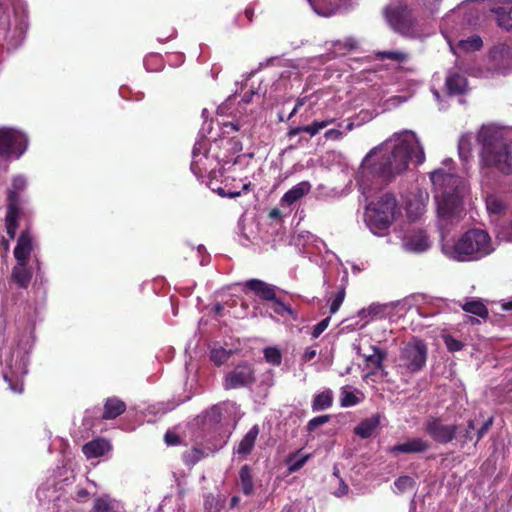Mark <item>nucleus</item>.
Instances as JSON below:
<instances>
[{"label":"nucleus","instance_id":"8fccbe9b","mask_svg":"<svg viewBox=\"0 0 512 512\" xmlns=\"http://www.w3.org/2000/svg\"><path fill=\"white\" fill-rule=\"evenodd\" d=\"M409 143L413 145L412 159L415 158L416 164H422L425 160L423 149L420 147L418 142L409 141Z\"/></svg>","mask_w":512,"mask_h":512},{"label":"nucleus","instance_id":"a211bd4d","mask_svg":"<svg viewBox=\"0 0 512 512\" xmlns=\"http://www.w3.org/2000/svg\"><path fill=\"white\" fill-rule=\"evenodd\" d=\"M371 349L373 353L365 357L366 365L372 367L368 375H374L378 371H381L382 374L386 376L387 371L384 368L383 362L387 358V352L378 346H371Z\"/></svg>","mask_w":512,"mask_h":512},{"label":"nucleus","instance_id":"09e8293b","mask_svg":"<svg viewBox=\"0 0 512 512\" xmlns=\"http://www.w3.org/2000/svg\"><path fill=\"white\" fill-rule=\"evenodd\" d=\"M330 323V317H326L323 320H321L319 323H317L312 330V338L316 339L318 338L329 326Z\"/></svg>","mask_w":512,"mask_h":512},{"label":"nucleus","instance_id":"e433bc0d","mask_svg":"<svg viewBox=\"0 0 512 512\" xmlns=\"http://www.w3.org/2000/svg\"><path fill=\"white\" fill-rule=\"evenodd\" d=\"M408 54L402 51H377L375 58L377 60L390 59L398 63H403L408 59Z\"/></svg>","mask_w":512,"mask_h":512},{"label":"nucleus","instance_id":"4468645a","mask_svg":"<svg viewBox=\"0 0 512 512\" xmlns=\"http://www.w3.org/2000/svg\"><path fill=\"white\" fill-rule=\"evenodd\" d=\"M245 288L254 292L263 301L276 300V286L268 284L260 279H249L244 284Z\"/></svg>","mask_w":512,"mask_h":512},{"label":"nucleus","instance_id":"a19ab883","mask_svg":"<svg viewBox=\"0 0 512 512\" xmlns=\"http://www.w3.org/2000/svg\"><path fill=\"white\" fill-rule=\"evenodd\" d=\"M230 357V352L224 348L213 349L211 351L210 359L217 366L224 364Z\"/></svg>","mask_w":512,"mask_h":512},{"label":"nucleus","instance_id":"338daca9","mask_svg":"<svg viewBox=\"0 0 512 512\" xmlns=\"http://www.w3.org/2000/svg\"><path fill=\"white\" fill-rule=\"evenodd\" d=\"M240 503V497L239 496H233L230 500V507L235 508Z\"/></svg>","mask_w":512,"mask_h":512},{"label":"nucleus","instance_id":"58836bf2","mask_svg":"<svg viewBox=\"0 0 512 512\" xmlns=\"http://www.w3.org/2000/svg\"><path fill=\"white\" fill-rule=\"evenodd\" d=\"M264 357L265 360L274 365L278 366L281 364L282 361V355L278 348L276 347H267L264 349Z\"/></svg>","mask_w":512,"mask_h":512},{"label":"nucleus","instance_id":"052dcab7","mask_svg":"<svg viewBox=\"0 0 512 512\" xmlns=\"http://www.w3.org/2000/svg\"><path fill=\"white\" fill-rule=\"evenodd\" d=\"M76 496L79 501H85L89 496V492L86 489H79Z\"/></svg>","mask_w":512,"mask_h":512},{"label":"nucleus","instance_id":"2eb2a0df","mask_svg":"<svg viewBox=\"0 0 512 512\" xmlns=\"http://www.w3.org/2000/svg\"><path fill=\"white\" fill-rule=\"evenodd\" d=\"M112 446L105 438H95L82 446V452L87 459L99 458L111 451Z\"/></svg>","mask_w":512,"mask_h":512},{"label":"nucleus","instance_id":"4c0bfd02","mask_svg":"<svg viewBox=\"0 0 512 512\" xmlns=\"http://www.w3.org/2000/svg\"><path fill=\"white\" fill-rule=\"evenodd\" d=\"M334 122V119H327L323 121H313L312 124L302 126V130L306 133H309L311 136L317 135L320 130L326 128L330 124Z\"/></svg>","mask_w":512,"mask_h":512},{"label":"nucleus","instance_id":"680f3d73","mask_svg":"<svg viewBox=\"0 0 512 512\" xmlns=\"http://www.w3.org/2000/svg\"><path fill=\"white\" fill-rule=\"evenodd\" d=\"M282 217V212L278 208H273L269 212V218L271 219H280Z\"/></svg>","mask_w":512,"mask_h":512},{"label":"nucleus","instance_id":"423d86ee","mask_svg":"<svg viewBox=\"0 0 512 512\" xmlns=\"http://www.w3.org/2000/svg\"><path fill=\"white\" fill-rule=\"evenodd\" d=\"M28 142V137L23 131L12 127L0 128V157L20 158L26 152Z\"/></svg>","mask_w":512,"mask_h":512},{"label":"nucleus","instance_id":"774afa93","mask_svg":"<svg viewBox=\"0 0 512 512\" xmlns=\"http://www.w3.org/2000/svg\"><path fill=\"white\" fill-rule=\"evenodd\" d=\"M253 15H254V10L251 9V8H246L245 9V16L247 17V19L249 20V22L252 21L253 19Z\"/></svg>","mask_w":512,"mask_h":512},{"label":"nucleus","instance_id":"ddd939ff","mask_svg":"<svg viewBox=\"0 0 512 512\" xmlns=\"http://www.w3.org/2000/svg\"><path fill=\"white\" fill-rule=\"evenodd\" d=\"M431 445L428 440L416 437L409 438L403 443H398L389 448V452L392 454H421L425 453L430 449Z\"/></svg>","mask_w":512,"mask_h":512},{"label":"nucleus","instance_id":"7ed1b4c3","mask_svg":"<svg viewBox=\"0 0 512 512\" xmlns=\"http://www.w3.org/2000/svg\"><path fill=\"white\" fill-rule=\"evenodd\" d=\"M442 253L457 262L478 261L493 251L489 234L482 229H469L458 239L442 241Z\"/></svg>","mask_w":512,"mask_h":512},{"label":"nucleus","instance_id":"9b49d317","mask_svg":"<svg viewBox=\"0 0 512 512\" xmlns=\"http://www.w3.org/2000/svg\"><path fill=\"white\" fill-rule=\"evenodd\" d=\"M255 380L252 365L241 363L226 375L223 386L226 390L238 389L253 384Z\"/></svg>","mask_w":512,"mask_h":512},{"label":"nucleus","instance_id":"f704fd0d","mask_svg":"<svg viewBox=\"0 0 512 512\" xmlns=\"http://www.w3.org/2000/svg\"><path fill=\"white\" fill-rule=\"evenodd\" d=\"M114 500L108 495L97 497L94 500L91 512H114Z\"/></svg>","mask_w":512,"mask_h":512},{"label":"nucleus","instance_id":"b1692460","mask_svg":"<svg viewBox=\"0 0 512 512\" xmlns=\"http://www.w3.org/2000/svg\"><path fill=\"white\" fill-rule=\"evenodd\" d=\"M311 185L307 181H303L293 186L288 190L281 198V203L286 205H292L303 196L309 193Z\"/></svg>","mask_w":512,"mask_h":512},{"label":"nucleus","instance_id":"6ab92c4d","mask_svg":"<svg viewBox=\"0 0 512 512\" xmlns=\"http://www.w3.org/2000/svg\"><path fill=\"white\" fill-rule=\"evenodd\" d=\"M454 429V440L462 447L471 442L476 435V426L473 419H469L466 424H454Z\"/></svg>","mask_w":512,"mask_h":512},{"label":"nucleus","instance_id":"a18cd8bd","mask_svg":"<svg viewBox=\"0 0 512 512\" xmlns=\"http://www.w3.org/2000/svg\"><path fill=\"white\" fill-rule=\"evenodd\" d=\"M340 403L342 407H351L359 403V398L353 392L343 390Z\"/></svg>","mask_w":512,"mask_h":512},{"label":"nucleus","instance_id":"e2e57ef3","mask_svg":"<svg viewBox=\"0 0 512 512\" xmlns=\"http://www.w3.org/2000/svg\"><path fill=\"white\" fill-rule=\"evenodd\" d=\"M223 310H224V305L221 304V303H216L213 307V312L217 315V316H222L223 315Z\"/></svg>","mask_w":512,"mask_h":512},{"label":"nucleus","instance_id":"603ef678","mask_svg":"<svg viewBox=\"0 0 512 512\" xmlns=\"http://www.w3.org/2000/svg\"><path fill=\"white\" fill-rule=\"evenodd\" d=\"M164 441L168 446H175L181 443V438L175 432L167 431L164 435Z\"/></svg>","mask_w":512,"mask_h":512},{"label":"nucleus","instance_id":"cd10ccee","mask_svg":"<svg viewBox=\"0 0 512 512\" xmlns=\"http://www.w3.org/2000/svg\"><path fill=\"white\" fill-rule=\"evenodd\" d=\"M333 404V394L331 390H325L317 395H315L312 402V410L313 411H321L328 409Z\"/></svg>","mask_w":512,"mask_h":512},{"label":"nucleus","instance_id":"412c9836","mask_svg":"<svg viewBox=\"0 0 512 512\" xmlns=\"http://www.w3.org/2000/svg\"><path fill=\"white\" fill-rule=\"evenodd\" d=\"M259 432L260 429L258 425L252 426L238 444L237 448L235 449V453L243 456L251 454Z\"/></svg>","mask_w":512,"mask_h":512},{"label":"nucleus","instance_id":"2f4dec72","mask_svg":"<svg viewBox=\"0 0 512 512\" xmlns=\"http://www.w3.org/2000/svg\"><path fill=\"white\" fill-rule=\"evenodd\" d=\"M205 456L206 453L204 450L197 447H192L183 453L182 460L186 466L193 467Z\"/></svg>","mask_w":512,"mask_h":512},{"label":"nucleus","instance_id":"1a4fd4ad","mask_svg":"<svg viewBox=\"0 0 512 512\" xmlns=\"http://www.w3.org/2000/svg\"><path fill=\"white\" fill-rule=\"evenodd\" d=\"M428 348L421 339H413L402 348L400 359L410 373H418L426 365Z\"/></svg>","mask_w":512,"mask_h":512},{"label":"nucleus","instance_id":"f3484780","mask_svg":"<svg viewBox=\"0 0 512 512\" xmlns=\"http://www.w3.org/2000/svg\"><path fill=\"white\" fill-rule=\"evenodd\" d=\"M32 237L28 229L23 230L17 240L14 248V257L17 262H27L32 252Z\"/></svg>","mask_w":512,"mask_h":512},{"label":"nucleus","instance_id":"f03ea898","mask_svg":"<svg viewBox=\"0 0 512 512\" xmlns=\"http://www.w3.org/2000/svg\"><path fill=\"white\" fill-rule=\"evenodd\" d=\"M434 199L440 221L459 222L461 212L462 178L455 173L439 168L430 173Z\"/></svg>","mask_w":512,"mask_h":512},{"label":"nucleus","instance_id":"aec40b11","mask_svg":"<svg viewBox=\"0 0 512 512\" xmlns=\"http://www.w3.org/2000/svg\"><path fill=\"white\" fill-rule=\"evenodd\" d=\"M126 411V404L117 397H109L106 399L103 408L102 419L112 420L120 416Z\"/></svg>","mask_w":512,"mask_h":512},{"label":"nucleus","instance_id":"bb28decb","mask_svg":"<svg viewBox=\"0 0 512 512\" xmlns=\"http://www.w3.org/2000/svg\"><path fill=\"white\" fill-rule=\"evenodd\" d=\"M486 208L490 215L500 216L507 209L506 202L498 195H488L486 197Z\"/></svg>","mask_w":512,"mask_h":512},{"label":"nucleus","instance_id":"4be33fe9","mask_svg":"<svg viewBox=\"0 0 512 512\" xmlns=\"http://www.w3.org/2000/svg\"><path fill=\"white\" fill-rule=\"evenodd\" d=\"M380 415L375 414L370 418L362 420L355 428L354 433L362 439H367L380 425Z\"/></svg>","mask_w":512,"mask_h":512},{"label":"nucleus","instance_id":"4d7b16f0","mask_svg":"<svg viewBox=\"0 0 512 512\" xmlns=\"http://www.w3.org/2000/svg\"><path fill=\"white\" fill-rule=\"evenodd\" d=\"M343 133L338 129H329L325 132L324 137L332 140H340Z\"/></svg>","mask_w":512,"mask_h":512},{"label":"nucleus","instance_id":"dca6fc26","mask_svg":"<svg viewBox=\"0 0 512 512\" xmlns=\"http://www.w3.org/2000/svg\"><path fill=\"white\" fill-rule=\"evenodd\" d=\"M445 87L450 96L463 95L468 90V81L463 74L453 71L447 75Z\"/></svg>","mask_w":512,"mask_h":512},{"label":"nucleus","instance_id":"37998d69","mask_svg":"<svg viewBox=\"0 0 512 512\" xmlns=\"http://www.w3.org/2000/svg\"><path fill=\"white\" fill-rule=\"evenodd\" d=\"M330 420V415H320L309 420L306 426V430L309 433L314 432L319 426H322L328 423Z\"/></svg>","mask_w":512,"mask_h":512},{"label":"nucleus","instance_id":"393cba45","mask_svg":"<svg viewBox=\"0 0 512 512\" xmlns=\"http://www.w3.org/2000/svg\"><path fill=\"white\" fill-rule=\"evenodd\" d=\"M239 481L244 495L250 496L254 493V480L252 469L249 465L245 464L240 468Z\"/></svg>","mask_w":512,"mask_h":512},{"label":"nucleus","instance_id":"39448f33","mask_svg":"<svg viewBox=\"0 0 512 512\" xmlns=\"http://www.w3.org/2000/svg\"><path fill=\"white\" fill-rule=\"evenodd\" d=\"M397 200L393 194H384L375 204L369 205L366 222L373 233L387 230L395 220Z\"/></svg>","mask_w":512,"mask_h":512},{"label":"nucleus","instance_id":"79ce46f5","mask_svg":"<svg viewBox=\"0 0 512 512\" xmlns=\"http://www.w3.org/2000/svg\"><path fill=\"white\" fill-rule=\"evenodd\" d=\"M443 341H444V344L447 348V350L449 352H458L460 350L463 349L464 347V343L460 340H457L456 338H454L453 336L447 334V335H443Z\"/></svg>","mask_w":512,"mask_h":512},{"label":"nucleus","instance_id":"13d9d810","mask_svg":"<svg viewBox=\"0 0 512 512\" xmlns=\"http://www.w3.org/2000/svg\"><path fill=\"white\" fill-rule=\"evenodd\" d=\"M316 354H317L316 350H314L312 348H307L303 354V360L305 362L311 361L312 359L315 358Z\"/></svg>","mask_w":512,"mask_h":512},{"label":"nucleus","instance_id":"3c124183","mask_svg":"<svg viewBox=\"0 0 512 512\" xmlns=\"http://www.w3.org/2000/svg\"><path fill=\"white\" fill-rule=\"evenodd\" d=\"M192 158H207V149L204 146L203 142H197L194 144L193 150H192Z\"/></svg>","mask_w":512,"mask_h":512},{"label":"nucleus","instance_id":"5701e85b","mask_svg":"<svg viewBox=\"0 0 512 512\" xmlns=\"http://www.w3.org/2000/svg\"><path fill=\"white\" fill-rule=\"evenodd\" d=\"M32 272L27 265V262H17L12 270L13 281L23 289H26L31 281Z\"/></svg>","mask_w":512,"mask_h":512},{"label":"nucleus","instance_id":"c9c22d12","mask_svg":"<svg viewBox=\"0 0 512 512\" xmlns=\"http://www.w3.org/2000/svg\"><path fill=\"white\" fill-rule=\"evenodd\" d=\"M483 46V41L480 36L473 35L468 39L460 40L458 42V48L464 51H477Z\"/></svg>","mask_w":512,"mask_h":512},{"label":"nucleus","instance_id":"6e6552de","mask_svg":"<svg viewBox=\"0 0 512 512\" xmlns=\"http://www.w3.org/2000/svg\"><path fill=\"white\" fill-rule=\"evenodd\" d=\"M385 17L389 25L396 32L403 35L408 34L416 23L412 9L402 2L387 6L385 8Z\"/></svg>","mask_w":512,"mask_h":512},{"label":"nucleus","instance_id":"72a5a7b5","mask_svg":"<svg viewBox=\"0 0 512 512\" xmlns=\"http://www.w3.org/2000/svg\"><path fill=\"white\" fill-rule=\"evenodd\" d=\"M310 457V454L300 455V451L290 454L287 458V463L289 465L288 470L290 472H296L300 470Z\"/></svg>","mask_w":512,"mask_h":512},{"label":"nucleus","instance_id":"69168bd1","mask_svg":"<svg viewBox=\"0 0 512 512\" xmlns=\"http://www.w3.org/2000/svg\"><path fill=\"white\" fill-rule=\"evenodd\" d=\"M253 94V90L246 92L242 97V101H244L245 103L251 102Z\"/></svg>","mask_w":512,"mask_h":512},{"label":"nucleus","instance_id":"de8ad7c7","mask_svg":"<svg viewBox=\"0 0 512 512\" xmlns=\"http://www.w3.org/2000/svg\"><path fill=\"white\" fill-rule=\"evenodd\" d=\"M394 484L400 491H404L406 489L412 488L415 484V481L410 476H400L395 480Z\"/></svg>","mask_w":512,"mask_h":512},{"label":"nucleus","instance_id":"f257e3e1","mask_svg":"<svg viewBox=\"0 0 512 512\" xmlns=\"http://www.w3.org/2000/svg\"><path fill=\"white\" fill-rule=\"evenodd\" d=\"M412 152L413 145L407 140H401L392 148L379 146L370 151L362 166L373 176L390 180L407 169Z\"/></svg>","mask_w":512,"mask_h":512},{"label":"nucleus","instance_id":"9d476101","mask_svg":"<svg viewBox=\"0 0 512 512\" xmlns=\"http://www.w3.org/2000/svg\"><path fill=\"white\" fill-rule=\"evenodd\" d=\"M424 430L438 444L451 443L454 438V424H445L442 418L429 416L424 422Z\"/></svg>","mask_w":512,"mask_h":512},{"label":"nucleus","instance_id":"0eeeda50","mask_svg":"<svg viewBox=\"0 0 512 512\" xmlns=\"http://www.w3.org/2000/svg\"><path fill=\"white\" fill-rule=\"evenodd\" d=\"M28 23L24 15L3 12L0 16V31L3 39L11 48H16L23 41Z\"/></svg>","mask_w":512,"mask_h":512},{"label":"nucleus","instance_id":"5fc2aeb1","mask_svg":"<svg viewBox=\"0 0 512 512\" xmlns=\"http://www.w3.org/2000/svg\"><path fill=\"white\" fill-rule=\"evenodd\" d=\"M204 508L206 512H219L217 508V503L215 502V498L213 496H207L204 501Z\"/></svg>","mask_w":512,"mask_h":512},{"label":"nucleus","instance_id":"bf43d9fd","mask_svg":"<svg viewBox=\"0 0 512 512\" xmlns=\"http://www.w3.org/2000/svg\"><path fill=\"white\" fill-rule=\"evenodd\" d=\"M348 490H349L348 485L344 482L343 479H340V487H339L338 492H336V495L338 497L343 496L348 493Z\"/></svg>","mask_w":512,"mask_h":512},{"label":"nucleus","instance_id":"a878e982","mask_svg":"<svg viewBox=\"0 0 512 512\" xmlns=\"http://www.w3.org/2000/svg\"><path fill=\"white\" fill-rule=\"evenodd\" d=\"M497 23L500 27L511 30L512 29V2L507 3L494 10Z\"/></svg>","mask_w":512,"mask_h":512},{"label":"nucleus","instance_id":"0e129e2a","mask_svg":"<svg viewBox=\"0 0 512 512\" xmlns=\"http://www.w3.org/2000/svg\"><path fill=\"white\" fill-rule=\"evenodd\" d=\"M304 132L302 130V126H299V127H295V128H291L289 131H288V136L289 137H293V136H296L300 133Z\"/></svg>","mask_w":512,"mask_h":512},{"label":"nucleus","instance_id":"c756f323","mask_svg":"<svg viewBox=\"0 0 512 512\" xmlns=\"http://www.w3.org/2000/svg\"><path fill=\"white\" fill-rule=\"evenodd\" d=\"M407 246L412 251L423 252L429 247L428 236L423 231H420L408 239Z\"/></svg>","mask_w":512,"mask_h":512},{"label":"nucleus","instance_id":"c85d7f7f","mask_svg":"<svg viewBox=\"0 0 512 512\" xmlns=\"http://www.w3.org/2000/svg\"><path fill=\"white\" fill-rule=\"evenodd\" d=\"M27 181L26 179L21 176H15L12 179L11 187L7 190V197L6 199H17L22 200L21 193L26 189Z\"/></svg>","mask_w":512,"mask_h":512},{"label":"nucleus","instance_id":"20e7f679","mask_svg":"<svg viewBox=\"0 0 512 512\" xmlns=\"http://www.w3.org/2000/svg\"><path fill=\"white\" fill-rule=\"evenodd\" d=\"M482 143V159L486 166L505 175L512 174V140L505 141L495 130L482 128L478 134Z\"/></svg>","mask_w":512,"mask_h":512},{"label":"nucleus","instance_id":"864d4df0","mask_svg":"<svg viewBox=\"0 0 512 512\" xmlns=\"http://www.w3.org/2000/svg\"><path fill=\"white\" fill-rule=\"evenodd\" d=\"M202 161L201 158H192V162L190 165L191 171L197 176L202 177L205 170L200 166V162Z\"/></svg>","mask_w":512,"mask_h":512},{"label":"nucleus","instance_id":"ea45409f","mask_svg":"<svg viewBox=\"0 0 512 512\" xmlns=\"http://www.w3.org/2000/svg\"><path fill=\"white\" fill-rule=\"evenodd\" d=\"M345 295H346L345 287L341 286L339 288V290L337 291V293L334 295V297L330 303L329 310H330L331 314H335L339 310V308L341 307V305L345 299Z\"/></svg>","mask_w":512,"mask_h":512},{"label":"nucleus","instance_id":"6e6d98bb","mask_svg":"<svg viewBox=\"0 0 512 512\" xmlns=\"http://www.w3.org/2000/svg\"><path fill=\"white\" fill-rule=\"evenodd\" d=\"M240 130V124L238 121L225 122L222 127L223 134H230L231 132H237Z\"/></svg>","mask_w":512,"mask_h":512},{"label":"nucleus","instance_id":"c03bdc74","mask_svg":"<svg viewBox=\"0 0 512 512\" xmlns=\"http://www.w3.org/2000/svg\"><path fill=\"white\" fill-rule=\"evenodd\" d=\"M271 302H273V310L276 314H279L282 316L284 314L293 315V310H292L291 306L288 304H285L277 296H276V300H272Z\"/></svg>","mask_w":512,"mask_h":512},{"label":"nucleus","instance_id":"49530a36","mask_svg":"<svg viewBox=\"0 0 512 512\" xmlns=\"http://www.w3.org/2000/svg\"><path fill=\"white\" fill-rule=\"evenodd\" d=\"M493 421H494V418L493 417H489L482 425L480 428H478L477 430H475L476 432V441H475V444L474 446L477 445V443L486 435V433L489 431V429L492 427L493 425Z\"/></svg>","mask_w":512,"mask_h":512},{"label":"nucleus","instance_id":"473e14b6","mask_svg":"<svg viewBox=\"0 0 512 512\" xmlns=\"http://www.w3.org/2000/svg\"><path fill=\"white\" fill-rule=\"evenodd\" d=\"M462 309L483 319H486L489 315L487 307L480 301L467 302L462 306Z\"/></svg>","mask_w":512,"mask_h":512},{"label":"nucleus","instance_id":"f8f14e48","mask_svg":"<svg viewBox=\"0 0 512 512\" xmlns=\"http://www.w3.org/2000/svg\"><path fill=\"white\" fill-rule=\"evenodd\" d=\"M23 200L6 199L5 227L6 233L10 239H14L19 221L24 215Z\"/></svg>","mask_w":512,"mask_h":512},{"label":"nucleus","instance_id":"7c9ffc66","mask_svg":"<svg viewBox=\"0 0 512 512\" xmlns=\"http://www.w3.org/2000/svg\"><path fill=\"white\" fill-rule=\"evenodd\" d=\"M332 46L336 53L344 55L346 52L358 49L359 43L354 37H347L334 41Z\"/></svg>","mask_w":512,"mask_h":512}]
</instances>
